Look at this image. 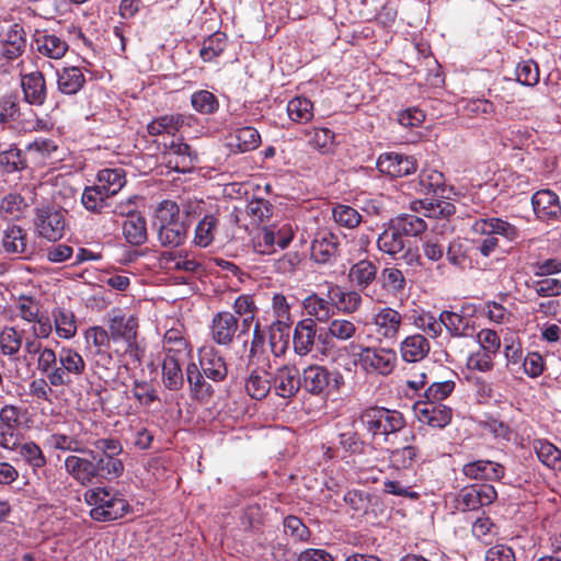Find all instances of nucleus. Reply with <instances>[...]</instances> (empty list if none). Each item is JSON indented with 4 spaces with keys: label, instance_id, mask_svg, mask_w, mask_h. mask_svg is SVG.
<instances>
[{
    "label": "nucleus",
    "instance_id": "nucleus-1",
    "mask_svg": "<svg viewBox=\"0 0 561 561\" xmlns=\"http://www.w3.org/2000/svg\"><path fill=\"white\" fill-rule=\"evenodd\" d=\"M138 318L126 316L121 310H114L107 320L106 337L108 346L118 360L127 368L140 366L145 348L138 341Z\"/></svg>",
    "mask_w": 561,
    "mask_h": 561
},
{
    "label": "nucleus",
    "instance_id": "nucleus-2",
    "mask_svg": "<svg viewBox=\"0 0 561 561\" xmlns=\"http://www.w3.org/2000/svg\"><path fill=\"white\" fill-rule=\"evenodd\" d=\"M357 420L373 443H392L393 437L407 427L402 412L377 405L360 411Z\"/></svg>",
    "mask_w": 561,
    "mask_h": 561
},
{
    "label": "nucleus",
    "instance_id": "nucleus-3",
    "mask_svg": "<svg viewBox=\"0 0 561 561\" xmlns=\"http://www.w3.org/2000/svg\"><path fill=\"white\" fill-rule=\"evenodd\" d=\"M91 455L94 461L96 480L113 481L118 479L125 470L119 456L124 453L119 439L114 437L99 438L91 443Z\"/></svg>",
    "mask_w": 561,
    "mask_h": 561
},
{
    "label": "nucleus",
    "instance_id": "nucleus-4",
    "mask_svg": "<svg viewBox=\"0 0 561 561\" xmlns=\"http://www.w3.org/2000/svg\"><path fill=\"white\" fill-rule=\"evenodd\" d=\"M90 516L96 522H112L124 517L129 511L128 502L108 488H94L84 493Z\"/></svg>",
    "mask_w": 561,
    "mask_h": 561
},
{
    "label": "nucleus",
    "instance_id": "nucleus-5",
    "mask_svg": "<svg viewBox=\"0 0 561 561\" xmlns=\"http://www.w3.org/2000/svg\"><path fill=\"white\" fill-rule=\"evenodd\" d=\"M87 340L92 343V368L94 374L104 382L113 380L119 367L118 358L108 346L106 330L103 327H92L87 331Z\"/></svg>",
    "mask_w": 561,
    "mask_h": 561
},
{
    "label": "nucleus",
    "instance_id": "nucleus-6",
    "mask_svg": "<svg viewBox=\"0 0 561 561\" xmlns=\"http://www.w3.org/2000/svg\"><path fill=\"white\" fill-rule=\"evenodd\" d=\"M35 232L48 241L60 240L68 228L67 210L53 204H44L34 210Z\"/></svg>",
    "mask_w": 561,
    "mask_h": 561
},
{
    "label": "nucleus",
    "instance_id": "nucleus-7",
    "mask_svg": "<svg viewBox=\"0 0 561 561\" xmlns=\"http://www.w3.org/2000/svg\"><path fill=\"white\" fill-rule=\"evenodd\" d=\"M84 370L83 357L76 350L64 346L59 350L58 365L51 370L48 381L53 387L70 386Z\"/></svg>",
    "mask_w": 561,
    "mask_h": 561
},
{
    "label": "nucleus",
    "instance_id": "nucleus-8",
    "mask_svg": "<svg viewBox=\"0 0 561 561\" xmlns=\"http://www.w3.org/2000/svg\"><path fill=\"white\" fill-rule=\"evenodd\" d=\"M27 410L15 404H4L0 409V447L16 450L21 438L23 416Z\"/></svg>",
    "mask_w": 561,
    "mask_h": 561
},
{
    "label": "nucleus",
    "instance_id": "nucleus-9",
    "mask_svg": "<svg viewBox=\"0 0 561 561\" xmlns=\"http://www.w3.org/2000/svg\"><path fill=\"white\" fill-rule=\"evenodd\" d=\"M398 357L393 348L380 346L362 347L358 364L368 375L388 376L397 366Z\"/></svg>",
    "mask_w": 561,
    "mask_h": 561
},
{
    "label": "nucleus",
    "instance_id": "nucleus-10",
    "mask_svg": "<svg viewBox=\"0 0 561 561\" xmlns=\"http://www.w3.org/2000/svg\"><path fill=\"white\" fill-rule=\"evenodd\" d=\"M301 387L311 394H322L339 390L343 383V376L336 370H329L324 366L310 365L304 369Z\"/></svg>",
    "mask_w": 561,
    "mask_h": 561
},
{
    "label": "nucleus",
    "instance_id": "nucleus-11",
    "mask_svg": "<svg viewBox=\"0 0 561 561\" xmlns=\"http://www.w3.org/2000/svg\"><path fill=\"white\" fill-rule=\"evenodd\" d=\"M497 497V492L492 484L476 483L462 488L456 499V507L461 512L478 511L492 504Z\"/></svg>",
    "mask_w": 561,
    "mask_h": 561
},
{
    "label": "nucleus",
    "instance_id": "nucleus-12",
    "mask_svg": "<svg viewBox=\"0 0 561 561\" xmlns=\"http://www.w3.org/2000/svg\"><path fill=\"white\" fill-rule=\"evenodd\" d=\"M26 48V33L18 23L0 33V66H5L23 55Z\"/></svg>",
    "mask_w": 561,
    "mask_h": 561
},
{
    "label": "nucleus",
    "instance_id": "nucleus-13",
    "mask_svg": "<svg viewBox=\"0 0 561 561\" xmlns=\"http://www.w3.org/2000/svg\"><path fill=\"white\" fill-rule=\"evenodd\" d=\"M162 159L169 169L179 173H188L195 169L197 153L190 145L172 140L162 153Z\"/></svg>",
    "mask_w": 561,
    "mask_h": 561
},
{
    "label": "nucleus",
    "instance_id": "nucleus-14",
    "mask_svg": "<svg viewBox=\"0 0 561 561\" xmlns=\"http://www.w3.org/2000/svg\"><path fill=\"white\" fill-rule=\"evenodd\" d=\"M311 257L318 264H332L340 251V238L329 229H319L311 242Z\"/></svg>",
    "mask_w": 561,
    "mask_h": 561
},
{
    "label": "nucleus",
    "instance_id": "nucleus-15",
    "mask_svg": "<svg viewBox=\"0 0 561 561\" xmlns=\"http://www.w3.org/2000/svg\"><path fill=\"white\" fill-rule=\"evenodd\" d=\"M413 411L416 419L433 428H445L450 424L453 410L444 403H433L417 400L413 404Z\"/></svg>",
    "mask_w": 561,
    "mask_h": 561
},
{
    "label": "nucleus",
    "instance_id": "nucleus-16",
    "mask_svg": "<svg viewBox=\"0 0 561 561\" xmlns=\"http://www.w3.org/2000/svg\"><path fill=\"white\" fill-rule=\"evenodd\" d=\"M272 390L277 397L293 399L301 388V377L296 366L283 365L271 375Z\"/></svg>",
    "mask_w": 561,
    "mask_h": 561
},
{
    "label": "nucleus",
    "instance_id": "nucleus-17",
    "mask_svg": "<svg viewBox=\"0 0 561 561\" xmlns=\"http://www.w3.org/2000/svg\"><path fill=\"white\" fill-rule=\"evenodd\" d=\"M78 453L82 456L70 455L66 457L65 470L79 484L87 486L96 479L93 457L89 455L91 448L82 447V451Z\"/></svg>",
    "mask_w": 561,
    "mask_h": 561
},
{
    "label": "nucleus",
    "instance_id": "nucleus-18",
    "mask_svg": "<svg viewBox=\"0 0 561 561\" xmlns=\"http://www.w3.org/2000/svg\"><path fill=\"white\" fill-rule=\"evenodd\" d=\"M378 170L391 178H402L414 173L417 163L414 157L398 152H386L377 160Z\"/></svg>",
    "mask_w": 561,
    "mask_h": 561
},
{
    "label": "nucleus",
    "instance_id": "nucleus-19",
    "mask_svg": "<svg viewBox=\"0 0 561 561\" xmlns=\"http://www.w3.org/2000/svg\"><path fill=\"white\" fill-rule=\"evenodd\" d=\"M402 321V314L391 307L379 308L371 319L376 334L380 339L389 341L397 340Z\"/></svg>",
    "mask_w": 561,
    "mask_h": 561
},
{
    "label": "nucleus",
    "instance_id": "nucleus-20",
    "mask_svg": "<svg viewBox=\"0 0 561 561\" xmlns=\"http://www.w3.org/2000/svg\"><path fill=\"white\" fill-rule=\"evenodd\" d=\"M238 329V318L231 312L220 311L211 320V339L218 345L229 346L232 344Z\"/></svg>",
    "mask_w": 561,
    "mask_h": 561
},
{
    "label": "nucleus",
    "instance_id": "nucleus-21",
    "mask_svg": "<svg viewBox=\"0 0 561 561\" xmlns=\"http://www.w3.org/2000/svg\"><path fill=\"white\" fill-rule=\"evenodd\" d=\"M206 378L220 382L227 378L228 367L224 356L214 347H205L199 352V365Z\"/></svg>",
    "mask_w": 561,
    "mask_h": 561
},
{
    "label": "nucleus",
    "instance_id": "nucleus-22",
    "mask_svg": "<svg viewBox=\"0 0 561 561\" xmlns=\"http://www.w3.org/2000/svg\"><path fill=\"white\" fill-rule=\"evenodd\" d=\"M23 99L26 103L41 106L47 99V87L44 75L36 70L21 76Z\"/></svg>",
    "mask_w": 561,
    "mask_h": 561
},
{
    "label": "nucleus",
    "instance_id": "nucleus-23",
    "mask_svg": "<svg viewBox=\"0 0 561 561\" xmlns=\"http://www.w3.org/2000/svg\"><path fill=\"white\" fill-rule=\"evenodd\" d=\"M68 47L65 39L45 31H36L32 41V48L39 55L50 59L62 58Z\"/></svg>",
    "mask_w": 561,
    "mask_h": 561
},
{
    "label": "nucleus",
    "instance_id": "nucleus-24",
    "mask_svg": "<svg viewBox=\"0 0 561 561\" xmlns=\"http://www.w3.org/2000/svg\"><path fill=\"white\" fill-rule=\"evenodd\" d=\"M293 240V231L288 225H284L277 230L273 227H264L257 236V247L261 253L270 254L275 251V245L279 249H286Z\"/></svg>",
    "mask_w": 561,
    "mask_h": 561
},
{
    "label": "nucleus",
    "instance_id": "nucleus-25",
    "mask_svg": "<svg viewBox=\"0 0 561 561\" xmlns=\"http://www.w3.org/2000/svg\"><path fill=\"white\" fill-rule=\"evenodd\" d=\"M472 230L476 233L484 236L491 234L494 237V234H499L508 241H516L520 237V232L516 226L496 217L476 220L472 225Z\"/></svg>",
    "mask_w": 561,
    "mask_h": 561
},
{
    "label": "nucleus",
    "instance_id": "nucleus-26",
    "mask_svg": "<svg viewBox=\"0 0 561 561\" xmlns=\"http://www.w3.org/2000/svg\"><path fill=\"white\" fill-rule=\"evenodd\" d=\"M462 473L471 480L499 481L505 474V468L491 460H476L462 467Z\"/></svg>",
    "mask_w": 561,
    "mask_h": 561
},
{
    "label": "nucleus",
    "instance_id": "nucleus-27",
    "mask_svg": "<svg viewBox=\"0 0 561 561\" xmlns=\"http://www.w3.org/2000/svg\"><path fill=\"white\" fill-rule=\"evenodd\" d=\"M317 337V324L313 319L307 318L300 320L293 335L294 351L299 356H306L312 351Z\"/></svg>",
    "mask_w": 561,
    "mask_h": 561
},
{
    "label": "nucleus",
    "instance_id": "nucleus-28",
    "mask_svg": "<svg viewBox=\"0 0 561 561\" xmlns=\"http://www.w3.org/2000/svg\"><path fill=\"white\" fill-rule=\"evenodd\" d=\"M534 211L541 220L556 219L561 214L558 195L550 190L536 192L531 197Z\"/></svg>",
    "mask_w": 561,
    "mask_h": 561
},
{
    "label": "nucleus",
    "instance_id": "nucleus-29",
    "mask_svg": "<svg viewBox=\"0 0 561 561\" xmlns=\"http://www.w3.org/2000/svg\"><path fill=\"white\" fill-rule=\"evenodd\" d=\"M26 237L27 233L22 227L16 225L8 226L2 231L1 237L3 253L11 256L28 255L31 251L27 247Z\"/></svg>",
    "mask_w": 561,
    "mask_h": 561
},
{
    "label": "nucleus",
    "instance_id": "nucleus-30",
    "mask_svg": "<svg viewBox=\"0 0 561 561\" xmlns=\"http://www.w3.org/2000/svg\"><path fill=\"white\" fill-rule=\"evenodd\" d=\"M430 350L428 340L420 333L405 336L399 345L401 358L405 363L421 362L428 355Z\"/></svg>",
    "mask_w": 561,
    "mask_h": 561
},
{
    "label": "nucleus",
    "instance_id": "nucleus-31",
    "mask_svg": "<svg viewBox=\"0 0 561 561\" xmlns=\"http://www.w3.org/2000/svg\"><path fill=\"white\" fill-rule=\"evenodd\" d=\"M261 144L259 131L251 126L237 128L227 138V146L233 153H244L256 149Z\"/></svg>",
    "mask_w": 561,
    "mask_h": 561
},
{
    "label": "nucleus",
    "instance_id": "nucleus-32",
    "mask_svg": "<svg viewBox=\"0 0 561 561\" xmlns=\"http://www.w3.org/2000/svg\"><path fill=\"white\" fill-rule=\"evenodd\" d=\"M356 325L346 319H334L329 323L328 333L319 334L318 341L323 345V347L331 348L333 347L332 339H336L339 341H347L351 340L356 334Z\"/></svg>",
    "mask_w": 561,
    "mask_h": 561
},
{
    "label": "nucleus",
    "instance_id": "nucleus-33",
    "mask_svg": "<svg viewBox=\"0 0 561 561\" xmlns=\"http://www.w3.org/2000/svg\"><path fill=\"white\" fill-rule=\"evenodd\" d=\"M162 382L169 390H180L184 383L181 364L175 354L169 350L162 362Z\"/></svg>",
    "mask_w": 561,
    "mask_h": 561
},
{
    "label": "nucleus",
    "instance_id": "nucleus-34",
    "mask_svg": "<svg viewBox=\"0 0 561 561\" xmlns=\"http://www.w3.org/2000/svg\"><path fill=\"white\" fill-rule=\"evenodd\" d=\"M85 84V77L79 67H65L57 72V88L62 94H77Z\"/></svg>",
    "mask_w": 561,
    "mask_h": 561
},
{
    "label": "nucleus",
    "instance_id": "nucleus-35",
    "mask_svg": "<svg viewBox=\"0 0 561 561\" xmlns=\"http://www.w3.org/2000/svg\"><path fill=\"white\" fill-rule=\"evenodd\" d=\"M245 391L254 400H263L272 391L271 375L264 368L253 369L245 379Z\"/></svg>",
    "mask_w": 561,
    "mask_h": 561
},
{
    "label": "nucleus",
    "instance_id": "nucleus-36",
    "mask_svg": "<svg viewBox=\"0 0 561 561\" xmlns=\"http://www.w3.org/2000/svg\"><path fill=\"white\" fill-rule=\"evenodd\" d=\"M191 116L183 114H171L163 115L148 124L147 130L151 136H158L162 134L174 135L184 125H188Z\"/></svg>",
    "mask_w": 561,
    "mask_h": 561
},
{
    "label": "nucleus",
    "instance_id": "nucleus-37",
    "mask_svg": "<svg viewBox=\"0 0 561 561\" xmlns=\"http://www.w3.org/2000/svg\"><path fill=\"white\" fill-rule=\"evenodd\" d=\"M125 184V171L121 168L103 169L98 172L95 185L108 197L116 195Z\"/></svg>",
    "mask_w": 561,
    "mask_h": 561
},
{
    "label": "nucleus",
    "instance_id": "nucleus-38",
    "mask_svg": "<svg viewBox=\"0 0 561 561\" xmlns=\"http://www.w3.org/2000/svg\"><path fill=\"white\" fill-rule=\"evenodd\" d=\"M186 378L193 397L197 400H207L214 394V388L208 383L206 376L199 370L195 363H190L186 367Z\"/></svg>",
    "mask_w": 561,
    "mask_h": 561
},
{
    "label": "nucleus",
    "instance_id": "nucleus-39",
    "mask_svg": "<svg viewBox=\"0 0 561 561\" xmlns=\"http://www.w3.org/2000/svg\"><path fill=\"white\" fill-rule=\"evenodd\" d=\"M27 168V161L22 150L15 145L3 148L0 144V171L2 173L21 172Z\"/></svg>",
    "mask_w": 561,
    "mask_h": 561
},
{
    "label": "nucleus",
    "instance_id": "nucleus-40",
    "mask_svg": "<svg viewBox=\"0 0 561 561\" xmlns=\"http://www.w3.org/2000/svg\"><path fill=\"white\" fill-rule=\"evenodd\" d=\"M440 322L450 333V335L455 337L469 336L473 332V324L471 323L470 319L454 311H442Z\"/></svg>",
    "mask_w": 561,
    "mask_h": 561
},
{
    "label": "nucleus",
    "instance_id": "nucleus-41",
    "mask_svg": "<svg viewBox=\"0 0 561 561\" xmlns=\"http://www.w3.org/2000/svg\"><path fill=\"white\" fill-rule=\"evenodd\" d=\"M377 247L379 251L390 256H396L403 251L405 242L403 236L393 224L390 221L389 226L379 234L377 239Z\"/></svg>",
    "mask_w": 561,
    "mask_h": 561
},
{
    "label": "nucleus",
    "instance_id": "nucleus-42",
    "mask_svg": "<svg viewBox=\"0 0 561 561\" xmlns=\"http://www.w3.org/2000/svg\"><path fill=\"white\" fill-rule=\"evenodd\" d=\"M378 267L369 260H360L353 264L348 277L360 290L367 288L377 277Z\"/></svg>",
    "mask_w": 561,
    "mask_h": 561
},
{
    "label": "nucleus",
    "instance_id": "nucleus-43",
    "mask_svg": "<svg viewBox=\"0 0 561 561\" xmlns=\"http://www.w3.org/2000/svg\"><path fill=\"white\" fill-rule=\"evenodd\" d=\"M123 234L131 245H141L147 241L146 219L139 214L129 215L123 224Z\"/></svg>",
    "mask_w": 561,
    "mask_h": 561
},
{
    "label": "nucleus",
    "instance_id": "nucleus-44",
    "mask_svg": "<svg viewBox=\"0 0 561 561\" xmlns=\"http://www.w3.org/2000/svg\"><path fill=\"white\" fill-rule=\"evenodd\" d=\"M533 449L539 461L546 467L561 471V450L546 439H536L533 443Z\"/></svg>",
    "mask_w": 561,
    "mask_h": 561
},
{
    "label": "nucleus",
    "instance_id": "nucleus-45",
    "mask_svg": "<svg viewBox=\"0 0 561 561\" xmlns=\"http://www.w3.org/2000/svg\"><path fill=\"white\" fill-rule=\"evenodd\" d=\"M23 331L15 327L4 325L0 331V352L3 356L14 359L23 345Z\"/></svg>",
    "mask_w": 561,
    "mask_h": 561
},
{
    "label": "nucleus",
    "instance_id": "nucleus-46",
    "mask_svg": "<svg viewBox=\"0 0 561 561\" xmlns=\"http://www.w3.org/2000/svg\"><path fill=\"white\" fill-rule=\"evenodd\" d=\"M186 236L187 226L181 220L158 228V239L163 247L178 248L184 243Z\"/></svg>",
    "mask_w": 561,
    "mask_h": 561
},
{
    "label": "nucleus",
    "instance_id": "nucleus-47",
    "mask_svg": "<svg viewBox=\"0 0 561 561\" xmlns=\"http://www.w3.org/2000/svg\"><path fill=\"white\" fill-rule=\"evenodd\" d=\"M23 460L32 468L34 474L39 478V471L44 473L47 459L41 447L34 442H27L19 445L16 449Z\"/></svg>",
    "mask_w": 561,
    "mask_h": 561
},
{
    "label": "nucleus",
    "instance_id": "nucleus-48",
    "mask_svg": "<svg viewBox=\"0 0 561 561\" xmlns=\"http://www.w3.org/2000/svg\"><path fill=\"white\" fill-rule=\"evenodd\" d=\"M390 221L402 236L407 237H417L427 229L425 220L414 214H401Z\"/></svg>",
    "mask_w": 561,
    "mask_h": 561
},
{
    "label": "nucleus",
    "instance_id": "nucleus-49",
    "mask_svg": "<svg viewBox=\"0 0 561 561\" xmlns=\"http://www.w3.org/2000/svg\"><path fill=\"white\" fill-rule=\"evenodd\" d=\"M108 196L95 184L87 186L81 195V203L83 207L93 214H102L111 205L108 203Z\"/></svg>",
    "mask_w": 561,
    "mask_h": 561
},
{
    "label": "nucleus",
    "instance_id": "nucleus-50",
    "mask_svg": "<svg viewBox=\"0 0 561 561\" xmlns=\"http://www.w3.org/2000/svg\"><path fill=\"white\" fill-rule=\"evenodd\" d=\"M379 282L382 289L392 296L401 295L407 286L404 274L401 270L394 266L382 268L379 276Z\"/></svg>",
    "mask_w": 561,
    "mask_h": 561
},
{
    "label": "nucleus",
    "instance_id": "nucleus-51",
    "mask_svg": "<svg viewBox=\"0 0 561 561\" xmlns=\"http://www.w3.org/2000/svg\"><path fill=\"white\" fill-rule=\"evenodd\" d=\"M54 327L59 337L69 340L77 333L75 316L64 308H54L51 311Z\"/></svg>",
    "mask_w": 561,
    "mask_h": 561
},
{
    "label": "nucleus",
    "instance_id": "nucleus-52",
    "mask_svg": "<svg viewBox=\"0 0 561 561\" xmlns=\"http://www.w3.org/2000/svg\"><path fill=\"white\" fill-rule=\"evenodd\" d=\"M420 209L428 218H449L455 214V205L448 199L425 198L419 202Z\"/></svg>",
    "mask_w": 561,
    "mask_h": 561
},
{
    "label": "nucleus",
    "instance_id": "nucleus-53",
    "mask_svg": "<svg viewBox=\"0 0 561 561\" xmlns=\"http://www.w3.org/2000/svg\"><path fill=\"white\" fill-rule=\"evenodd\" d=\"M218 229V218L215 215H205L195 229L194 242L198 247L206 248L215 240Z\"/></svg>",
    "mask_w": 561,
    "mask_h": 561
},
{
    "label": "nucleus",
    "instance_id": "nucleus-54",
    "mask_svg": "<svg viewBox=\"0 0 561 561\" xmlns=\"http://www.w3.org/2000/svg\"><path fill=\"white\" fill-rule=\"evenodd\" d=\"M305 137L311 148L327 153L333 147L335 135L329 128H310L305 130Z\"/></svg>",
    "mask_w": 561,
    "mask_h": 561
},
{
    "label": "nucleus",
    "instance_id": "nucleus-55",
    "mask_svg": "<svg viewBox=\"0 0 561 561\" xmlns=\"http://www.w3.org/2000/svg\"><path fill=\"white\" fill-rule=\"evenodd\" d=\"M304 308L310 317L320 322H325L334 312L333 306L324 298L312 294L304 300Z\"/></svg>",
    "mask_w": 561,
    "mask_h": 561
},
{
    "label": "nucleus",
    "instance_id": "nucleus-56",
    "mask_svg": "<svg viewBox=\"0 0 561 561\" xmlns=\"http://www.w3.org/2000/svg\"><path fill=\"white\" fill-rule=\"evenodd\" d=\"M332 217L335 224L346 229H354L363 221V216L357 209L344 204L332 207Z\"/></svg>",
    "mask_w": 561,
    "mask_h": 561
},
{
    "label": "nucleus",
    "instance_id": "nucleus-57",
    "mask_svg": "<svg viewBox=\"0 0 561 561\" xmlns=\"http://www.w3.org/2000/svg\"><path fill=\"white\" fill-rule=\"evenodd\" d=\"M287 113L291 121L307 123L313 117V104L305 96H296L288 102Z\"/></svg>",
    "mask_w": 561,
    "mask_h": 561
},
{
    "label": "nucleus",
    "instance_id": "nucleus-58",
    "mask_svg": "<svg viewBox=\"0 0 561 561\" xmlns=\"http://www.w3.org/2000/svg\"><path fill=\"white\" fill-rule=\"evenodd\" d=\"M160 264L164 268L196 272L201 264L193 259H188L186 255H181L175 252H163L160 256Z\"/></svg>",
    "mask_w": 561,
    "mask_h": 561
},
{
    "label": "nucleus",
    "instance_id": "nucleus-59",
    "mask_svg": "<svg viewBox=\"0 0 561 561\" xmlns=\"http://www.w3.org/2000/svg\"><path fill=\"white\" fill-rule=\"evenodd\" d=\"M41 308V301L33 296L20 295L15 302L18 316L27 323L34 322L39 317Z\"/></svg>",
    "mask_w": 561,
    "mask_h": 561
},
{
    "label": "nucleus",
    "instance_id": "nucleus-60",
    "mask_svg": "<svg viewBox=\"0 0 561 561\" xmlns=\"http://www.w3.org/2000/svg\"><path fill=\"white\" fill-rule=\"evenodd\" d=\"M227 46V36L225 33L216 32L208 36L203 42V46L201 48V57L204 61H211L216 57H218Z\"/></svg>",
    "mask_w": 561,
    "mask_h": 561
},
{
    "label": "nucleus",
    "instance_id": "nucleus-61",
    "mask_svg": "<svg viewBox=\"0 0 561 561\" xmlns=\"http://www.w3.org/2000/svg\"><path fill=\"white\" fill-rule=\"evenodd\" d=\"M419 457V448L412 445H407L402 448H396L389 453V460L391 465L397 469L411 468Z\"/></svg>",
    "mask_w": 561,
    "mask_h": 561
},
{
    "label": "nucleus",
    "instance_id": "nucleus-62",
    "mask_svg": "<svg viewBox=\"0 0 561 561\" xmlns=\"http://www.w3.org/2000/svg\"><path fill=\"white\" fill-rule=\"evenodd\" d=\"M444 175L442 172L436 170H423L419 175V187L417 191L422 194H428L431 192L437 193L438 190L444 192Z\"/></svg>",
    "mask_w": 561,
    "mask_h": 561
},
{
    "label": "nucleus",
    "instance_id": "nucleus-63",
    "mask_svg": "<svg viewBox=\"0 0 561 561\" xmlns=\"http://www.w3.org/2000/svg\"><path fill=\"white\" fill-rule=\"evenodd\" d=\"M191 104L193 108L205 115L215 113L218 110V100L209 91L201 90L192 94Z\"/></svg>",
    "mask_w": 561,
    "mask_h": 561
},
{
    "label": "nucleus",
    "instance_id": "nucleus-64",
    "mask_svg": "<svg viewBox=\"0 0 561 561\" xmlns=\"http://www.w3.org/2000/svg\"><path fill=\"white\" fill-rule=\"evenodd\" d=\"M339 445L351 455H364L367 447L365 440L354 428L339 435Z\"/></svg>",
    "mask_w": 561,
    "mask_h": 561
}]
</instances>
